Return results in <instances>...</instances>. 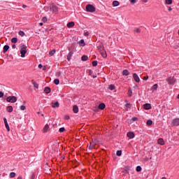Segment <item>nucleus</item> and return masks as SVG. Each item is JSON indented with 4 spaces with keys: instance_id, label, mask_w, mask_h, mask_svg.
I'll return each instance as SVG.
<instances>
[{
    "instance_id": "8",
    "label": "nucleus",
    "mask_w": 179,
    "mask_h": 179,
    "mask_svg": "<svg viewBox=\"0 0 179 179\" xmlns=\"http://www.w3.org/2000/svg\"><path fill=\"white\" fill-rule=\"evenodd\" d=\"M99 52L101 57H103V58H107V52H106L105 49H103V50H101Z\"/></svg>"
},
{
    "instance_id": "59",
    "label": "nucleus",
    "mask_w": 179,
    "mask_h": 179,
    "mask_svg": "<svg viewBox=\"0 0 179 179\" xmlns=\"http://www.w3.org/2000/svg\"><path fill=\"white\" fill-rule=\"evenodd\" d=\"M89 73L90 75H92V73H93V71L92 70H89Z\"/></svg>"
},
{
    "instance_id": "41",
    "label": "nucleus",
    "mask_w": 179,
    "mask_h": 179,
    "mask_svg": "<svg viewBox=\"0 0 179 179\" xmlns=\"http://www.w3.org/2000/svg\"><path fill=\"white\" fill-rule=\"evenodd\" d=\"M55 85H59V79H55L54 80Z\"/></svg>"
},
{
    "instance_id": "57",
    "label": "nucleus",
    "mask_w": 179,
    "mask_h": 179,
    "mask_svg": "<svg viewBox=\"0 0 179 179\" xmlns=\"http://www.w3.org/2000/svg\"><path fill=\"white\" fill-rule=\"evenodd\" d=\"M168 10H169V12H171V10H173V8H171V7H169V8H168Z\"/></svg>"
},
{
    "instance_id": "17",
    "label": "nucleus",
    "mask_w": 179,
    "mask_h": 179,
    "mask_svg": "<svg viewBox=\"0 0 179 179\" xmlns=\"http://www.w3.org/2000/svg\"><path fill=\"white\" fill-rule=\"evenodd\" d=\"M52 108H55L56 107H59V103L58 101L57 102H52Z\"/></svg>"
},
{
    "instance_id": "54",
    "label": "nucleus",
    "mask_w": 179,
    "mask_h": 179,
    "mask_svg": "<svg viewBox=\"0 0 179 179\" xmlns=\"http://www.w3.org/2000/svg\"><path fill=\"white\" fill-rule=\"evenodd\" d=\"M69 118H70V117H69V115H66V116H65V120H69Z\"/></svg>"
},
{
    "instance_id": "48",
    "label": "nucleus",
    "mask_w": 179,
    "mask_h": 179,
    "mask_svg": "<svg viewBox=\"0 0 179 179\" xmlns=\"http://www.w3.org/2000/svg\"><path fill=\"white\" fill-rule=\"evenodd\" d=\"M34 178H36V174L32 173L31 176V179H34Z\"/></svg>"
},
{
    "instance_id": "14",
    "label": "nucleus",
    "mask_w": 179,
    "mask_h": 179,
    "mask_svg": "<svg viewBox=\"0 0 179 179\" xmlns=\"http://www.w3.org/2000/svg\"><path fill=\"white\" fill-rule=\"evenodd\" d=\"M73 55V51H70L69 53L67 55V60L71 61V59L72 58V56Z\"/></svg>"
},
{
    "instance_id": "36",
    "label": "nucleus",
    "mask_w": 179,
    "mask_h": 179,
    "mask_svg": "<svg viewBox=\"0 0 179 179\" xmlns=\"http://www.w3.org/2000/svg\"><path fill=\"white\" fill-rule=\"evenodd\" d=\"M136 171L139 173L140 171H142V167H141V166H138L136 168Z\"/></svg>"
},
{
    "instance_id": "5",
    "label": "nucleus",
    "mask_w": 179,
    "mask_h": 179,
    "mask_svg": "<svg viewBox=\"0 0 179 179\" xmlns=\"http://www.w3.org/2000/svg\"><path fill=\"white\" fill-rule=\"evenodd\" d=\"M171 125L173 127H178L179 126V118H175L172 120Z\"/></svg>"
},
{
    "instance_id": "26",
    "label": "nucleus",
    "mask_w": 179,
    "mask_h": 179,
    "mask_svg": "<svg viewBox=\"0 0 179 179\" xmlns=\"http://www.w3.org/2000/svg\"><path fill=\"white\" fill-rule=\"evenodd\" d=\"M7 111L8 113H12V111H13V107H12V106H8L7 107Z\"/></svg>"
},
{
    "instance_id": "56",
    "label": "nucleus",
    "mask_w": 179,
    "mask_h": 179,
    "mask_svg": "<svg viewBox=\"0 0 179 179\" xmlns=\"http://www.w3.org/2000/svg\"><path fill=\"white\" fill-rule=\"evenodd\" d=\"M3 96V92H0V97H2Z\"/></svg>"
},
{
    "instance_id": "1",
    "label": "nucleus",
    "mask_w": 179,
    "mask_h": 179,
    "mask_svg": "<svg viewBox=\"0 0 179 179\" xmlns=\"http://www.w3.org/2000/svg\"><path fill=\"white\" fill-rule=\"evenodd\" d=\"M85 9L87 12H90L91 13H93V12H96V8L91 4L87 5Z\"/></svg>"
},
{
    "instance_id": "38",
    "label": "nucleus",
    "mask_w": 179,
    "mask_h": 179,
    "mask_svg": "<svg viewBox=\"0 0 179 179\" xmlns=\"http://www.w3.org/2000/svg\"><path fill=\"white\" fill-rule=\"evenodd\" d=\"M108 89L109 90H114V89H115V86H114V85H110Z\"/></svg>"
},
{
    "instance_id": "44",
    "label": "nucleus",
    "mask_w": 179,
    "mask_h": 179,
    "mask_svg": "<svg viewBox=\"0 0 179 179\" xmlns=\"http://www.w3.org/2000/svg\"><path fill=\"white\" fill-rule=\"evenodd\" d=\"M47 20H48L47 17H43L42 18V22H43L44 23L47 22Z\"/></svg>"
},
{
    "instance_id": "20",
    "label": "nucleus",
    "mask_w": 179,
    "mask_h": 179,
    "mask_svg": "<svg viewBox=\"0 0 179 179\" xmlns=\"http://www.w3.org/2000/svg\"><path fill=\"white\" fill-rule=\"evenodd\" d=\"M73 26H75V22H70L67 24V27L69 29H71V27H73Z\"/></svg>"
},
{
    "instance_id": "18",
    "label": "nucleus",
    "mask_w": 179,
    "mask_h": 179,
    "mask_svg": "<svg viewBox=\"0 0 179 179\" xmlns=\"http://www.w3.org/2000/svg\"><path fill=\"white\" fill-rule=\"evenodd\" d=\"M95 147H96V144H94V143H90L88 149L90 150H92L94 149Z\"/></svg>"
},
{
    "instance_id": "60",
    "label": "nucleus",
    "mask_w": 179,
    "mask_h": 179,
    "mask_svg": "<svg viewBox=\"0 0 179 179\" xmlns=\"http://www.w3.org/2000/svg\"><path fill=\"white\" fill-rule=\"evenodd\" d=\"M84 36H89V32H85V33L84 34Z\"/></svg>"
},
{
    "instance_id": "61",
    "label": "nucleus",
    "mask_w": 179,
    "mask_h": 179,
    "mask_svg": "<svg viewBox=\"0 0 179 179\" xmlns=\"http://www.w3.org/2000/svg\"><path fill=\"white\" fill-rule=\"evenodd\" d=\"M22 8H23L24 9H26V8H27V6L23 5V6H22Z\"/></svg>"
},
{
    "instance_id": "40",
    "label": "nucleus",
    "mask_w": 179,
    "mask_h": 179,
    "mask_svg": "<svg viewBox=\"0 0 179 179\" xmlns=\"http://www.w3.org/2000/svg\"><path fill=\"white\" fill-rule=\"evenodd\" d=\"M79 43L83 47H85V40L81 39Z\"/></svg>"
},
{
    "instance_id": "11",
    "label": "nucleus",
    "mask_w": 179,
    "mask_h": 179,
    "mask_svg": "<svg viewBox=\"0 0 179 179\" xmlns=\"http://www.w3.org/2000/svg\"><path fill=\"white\" fill-rule=\"evenodd\" d=\"M127 136L129 139H134V138H135V134L133 132H128Z\"/></svg>"
},
{
    "instance_id": "27",
    "label": "nucleus",
    "mask_w": 179,
    "mask_h": 179,
    "mask_svg": "<svg viewBox=\"0 0 179 179\" xmlns=\"http://www.w3.org/2000/svg\"><path fill=\"white\" fill-rule=\"evenodd\" d=\"M127 94H128L129 97H131L132 96V89L131 87L129 88Z\"/></svg>"
},
{
    "instance_id": "51",
    "label": "nucleus",
    "mask_w": 179,
    "mask_h": 179,
    "mask_svg": "<svg viewBox=\"0 0 179 179\" xmlns=\"http://www.w3.org/2000/svg\"><path fill=\"white\" fill-rule=\"evenodd\" d=\"M131 3H136V0H130Z\"/></svg>"
},
{
    "instance_id": "33",
    "label": "nucleus",
    "mask_w": 179,
    "mask_h": 179,
    "mask_svg": "<svg viewBox=\"0 0 179 179\" xmlns=\"http://www.w3.org/2000/svg\"><path fill=\"white\" fill-rule=\"evenodd\" d=\"M147 125H148V127H150V125H152V124H153V121H152L151 120H148L146 122Z\"/></svg>"
},
{
    "instance_id": "45",
    "label": "nucleus",
    "mask_w": 179,
    "mask_h": 179,
    "mask_svg": "<svg viewBox=\"0 0 179 179\" xmlns=\"http://www.w3.org/2000/svg\"><path fill=\"white\" fill-rule=\"evenodd\" d=\"M92 66H97V61L92 62Z\"/></svg>"
},
{
    "instance_id": "13",
    "label": "nucleus",
    "mask_w": 179,
    "mask_h": 179,
    "mask_svg": "<svg viewBox=\"0 0 179 179\" xmlns=\"http://www.w3.org/2000/svg\"><path fill=\"white\" fill-rule=\"evenodd\" d=\"M44 92L46 94H49V93H51V88H50V87H45L44 88Z\"/></svg>"
},
{
    "instance_id": "25",
    "label": "nucleus",
    "mask_w": 179,
    "mask_h": 179,
    "mask_svg": "<svg viewBox=\"0 0 179 179\" xmlns=\"http://www.w3.org/2000/svg\"><path fill=\"white\" fill-rule=\"evenodd\" d=\"M124 170V171H126L127 174H129V171L131 170V167L125 166Z\"/></svg>"
},
{
    "instance_id": "10",
    "label": "nucleus",
    "mask_w": 179,
    "mask_h": 179,
    "mask_svg": "<svg viewBox=\"0 0 179 179\" xmlns=\"http://www.w3.org/2000/svg\"><path fill=\"white\" fill-rule=\"evenodd\" d=\"M143 108L144 110H150V108H152V105H150V103H145L143 105Z\"/></svg>"
},
{
    "instance_id": "49",
    "label": "nucleus",
    "mask_w": 179,
    "mask_h": 179,
    "mask_svg": "<svg viewBox=\"0 0 179 179\" xmlns=\"http://www.w3.org/2000/svg\"><path fill=\"white\" fill-rule=\"evenodd\" d=\"M148 79H149V77L148 76H144L143 78V80H148Z\"/></svg>"
},
{
    "instance_id": "50",
    "label": "nucleus",
    "mask_w": 179,
    "mask_h": 179,
    "mask_svg": "<svg viewBox=\"0 0 179 179\" xmlns=\"http://www.w3.org/2000/svg\"><path fill=\"white\" fill-rule=\"evenodd\" d=\"M135 31H136V33H141V29H140L139 28H137V29L135 30Z\"/></svg>"
},
{
    "instance_id": "35",
    "label": "nucleus",
    "mask_w": 179,
    "mask_h": 179,
    "mask_svg": "<svg viewBox=\"0 0 179 179\" xmlns=\"http://www.w3.org/2000/svg\"><path fill=\"white\" fill-rule=\"evenodd\" d=\"M15 176H16V173H15V172H11L10 173V178H15Z\"/></svg>"
},
{
    "instance_id": "62",
    "label": "nucleus",
    "mask_w": 179,
    "mask_h": 179,
    "mask_svg": "<svg viewBox=\"0 0 179 179\" xmlns=\"http://www.w3.org/2000/svg\"><path fill=\"white\" fill-rule=\"evenodd\" d=\"M143 2H144L145 3H146V2H148V0H141Z\"/></svg>"
},
{
    "instance_id": "3",
    "label": "nucleus",
    "mask_w": 179,
    "mask_h": 179,
    "mask_svg": "<svg viewBox=\"0 0 179 179\" xmlns=\"http://www.w3.org/2000/svg\"><path fill=\"white\" fill-rule=\"evenodd\" d=\"M50 10H52L53 13H57L58 12V7L54 3L50 5Z\"/></svg>"
},
{
    "instance_id": "16",
    "label": "nucleus",
    "mask_w": 179,
    "mask_h": 179,
    "mask_svg": "<svg viewBox=\"0 0 179 179\" xmlns=\"http://www.w3.org/2000/svg\"><path fill=\"white\" fill-rule=\"evenodd\" d=\"M97 48H98V51H103L104 50V46L103 45V44H99L97 46Z\"/></svg>"
},
{
    "instance_id": "9",
    "label": "nucleus",
    "mask_w": 179,
    "mask_h": 179,
    "mask_svg": "<svg viewBox=\"0 0 179 179\" xmlns=\"http://www.w3.org/2000/svg\"><path fill=\"white\" fill-rule=\"evenodd\" d=\"M157 143L158 145H161V146H163L165 145L166 143L164 142V140L163 138H158Z\"/></svg>"
},
{
    "instance_id": "28",
    "label": "nucleus",
    "mask_w": 179,
    "mask_h": 179,
    "mask_svg": "<svg viewBox=\"0 0 179 179\" xmlns=\"http://www.w3.org/2000/svg\"><path fill=\"white\" fill-rule=\"evenodd\" d=\"M27 46H26L25 45H22L21 46V50H20V51H27Z\"/></svg>"
},
{
    "instance_id": "6",
    "label": "nucleus",
    "mask_w": 179,
    "mask_h": 179,
    "mask_svg": "<svg viewBox=\"0 0 179 179\" xmlns=\"http://www.w3.org/2000/svg\"><path fill=\"white\" fill-rule=\"evenodd\" d=\"M133 78L135 82H136V83H139L141 82V79L139 78V76L136 73H133Z\"/></svg>"
},
{
    "instance_id": "22",
    "label": "nucleus",
    "mask_w": 179,
    "mask_h": 179,
    "mask_svg": "<svg viewBox=\"0 0 179 179\" xmlns=\"http://www.w3.org/2000/svg\"><path fill=\"white\" fill-rule=\"evenodd\" d=\"M8 50H9V45H5L3 49V54H5L8 51Z\"/></svg>"
},
{
    "instance_id": "7",
    "label": "nucleus",
    "mask_w": 179,
    "mask_h": 179,
    "mask_svg": "<svg viewBox=\"0 0 179 179\" xmlns=\"http://www.w3.org/2000/svg\"><path fill=\"white\" fill-rule=\"evenodd\" d=\"M48 131H50V126L48 125V124H46L45 125V127H43L42 132L43 134H45V133L48 132Z\"/></svg>"
},
{
    "instance_id": "55",
    "label": "nucleus",
    "mask_w": 179,
    "mask_h": 179,
    "mask_svg": "<svg viewBox=\"0 0 179 179\" xmlns=\"http://www.w3.org/2000/svg\"><path fill=\"white\" fill-rule=\"evenodd\" d=\"M4 124L8 122V120L6 119V117L3 118Z\"/></svg>"
},
{
    "instance_id": "47",
    "label": "nucleus",
    "mask_w": 179,
    "mask_h": 179,
    "mask_svg": "<svg viewBox=\"0 0 179 179\" xmlns=\"http://www.w3.org/2000/svg\"><path fill=\"white\" fill-rule=\"evenodd\" d=\"M65 131V128L64 127H62L59 129V132H64Z\"/></svg>"
},
{
    "instance_id": "12",
    "label": "nucleus",
    "mask_w": 179,
    "mask_h": 179,
    "mask_svg": "<svg viewBox=\"0 0 179 179\" xmlns=\"http://www.w3.org/2000/svg\"><path fill=\"white\" fill-rule=\"evenodd\" d=\"M73 111L75 114H78V113H79V108L78 107V106L74 105L73 107Z\"/></svg>"
},
{
    "instance_id": "39",
    "label": "nucleus",
    "mask_w": 179,
    "mask_h": 179,
    "mask_svg": "<svg viewBox=\"0 0 179 179\" xmlns=\"http://www.w3.org/2000/svg\"><path fill=\"white\" fill-rule=\"evenodd\" d=\"M117 156H121L122 155V150H117L116 152Z\"/></svg>"
},
{
    "instance_id": "42",
    "label": "nucleus",
    "mask_w": 179,
    "mask_h": 179,
    "mask_svg": "<svg viewBox=\"0 0 179 179\" xmlns=\"http://www.w3.org/2000/svg\"><path fill=\"white\" fill-rule=\"evenodd\" d=\"M18 34L21 36V37H23V36H24V32L23 31H20Z\"/></svg>"
},
{
    "instance_id": "4",
    "label": "nucleus",
    "mask_w": 179,
    "mask_h": 179,
    "mask_svg": "<svg viewBox=\"0 0 179 179\" xmlns=\"http://www.w3.org/2000/svg\"><path fill=\"white\" fill-rule=\"evenodd\" d=\"M166 81L169 85H174V83H176V78H174V77H169Z\"/></svg>"
},
{
    "instance_id": "2",
    "label": "nucleus",
    "mask_w": 179,
    "mask_h": 179,
    "mask_svg": "<svg viewBox=\"0 0 179 179\" xmlns=\"http://www.w3.org/2000/svg\"><path fill=\"white\" fill-rule=\"evenodd\" d=\"M6 101L8 103H16L17 101V98L16 96H8L6 98Z\"/></svg>"
},
{
    "instance_id": "24",
    "label": "nucleus",
    "mask_w": 179,
    "mask_h": 179,
    "mask_svg": "<svg viewBox=\"0 0 179 179\" xmlns=\"http://www.w3.org/2000/svg\"><path fill=\"white\" fill-rule=\"evenodd\" d=\"M122 75L124 76H128V75H129V71H128L127 69L123 70Z\"/></svg>"
},
{
    "instance_id": "30",
    "label": "nucleus",
    "mask_w": 179,
    "mask_h": 179,
    "mask_svg": "<svg viewBox=\"0 0 179 179\" xmlns=\"http://www.w3.org/2000/svg\"><path fill=\"white\" fill-rule=\"evenodd\" d=\"M119 5H120V2L118 1H113V6H118Z\"/></svg>"
},
{
    "instance_id": "53",
    "label": "nucleus",
    "mask_w": 179,
    "mask_h": 179,
    "mask_svg": "<svg viewBox=\"0 0 179 179\" xmlns=\"http://www.w3.org/2000/svg\"><path fill=\"white\" fill-rule=\"evenodd\" d=\"M132 120L133 121H138V117H133Z\"/></svg>"
},
{
    "instance_id": "52",
    "label": "nucleus",
    "mask_w": 179,
    "mask_h": 179,
    "mask_svg": "<svg viewBox=\"0 0 179 179\" xmlns=\"http://www.w3.org/2000/svg\"><path fill=\"white\" fill-rule=\"evenodd\" d=\"M38 68H39V69H41V68H43V65L42 64H38Z\"/></svg>"
},
{
    "instance_id": "58",
    "label": "nucleus",
    "mask_w": 179,
    "mask_h": 179,
    "mask_svg": "<svg viewBox=\"0 0 179 179\" xmlns=\"http://www.w3.org/2000/svg\"><path fill=\"white\" fill-rule=\"evenodd\" d=\"M12 48H13V50H15V48H16V45H15V44L13 45H12Z\"/></svg>"
},
{
    "instance_id": "63",
    "label": "nucleus",
    "mask_w": 179,
    "mask_h": 179,
    "mask_svg": "<svg viewBox=\"0 0 179 179\" xmlns=\"http://www.w3.org/2000/svg\"><path fill=\"white\" fill-rule=\"evenodd\" d=\"M17 179H23V178H22V176H19V177L17 178Z\"/></svg>"
},
{
    "instance_id": "37",
    "label": "nucleus",
    "mask_w": 179,
    "mask_h": 179,
    "mask_svg": "<svg viewBox=\"0 0 179 179\" xmlns=\"http://www.w3.org/2000/svg\"><path fill=\"white\" fill-rule=\"evenodd\" d=\"M4 124L8 132H9V131H10V127H9V124H8V122Z\"/></svg>"
},
{
    "instance_id": "46",
    "label": "nucleus",
    "mask_w": 179,
    "mask_h": 179,
    "mask_svg": "<svg viewBox=\"0 0 179 179\" xmlns=\"http://www.w3.org/2000/svg\"><path fill=\"white\" fill-rule=\"evenodd\" d=\"M126 107H127V108H131V107H132V105H131V103H127L126 104Z\"/></svg>"
},
{
    "instance_id": "32",
    "label": "nucleus",
    "mask_w": 179,
    "mask_h": 179,
    "mask_svg": "<svg viewBox=\"0 0 179 179\" xmlns=\"http://www.w3.org/2000/svg\"><path fill=\"white\" fill-rule=\"evenodd\" d=\"M81 59L82 61H87V59H89V57H87V56L86 55H83L82 56Z\"/></svg>"
},
{
    "instance_id": "34",
    "label": "nucleus",
    "mask_w": 179,
    "mask_h": 179,
    "mask_svg": "<svg viewBox=\"0 0 179 179\" xmlns=\"http://www.w3.org/2000/svg\"><path fill=\"white\" fill-rule=\"evenodd\" d=\"M55 52H57V50H52L49 52V55H50L51 57H52V55H54V54H55Z\"/></svg>"
},
{
    "instance_id": "19",
    "label": "nucleus",
    "mask_w": 179,
    "mask_h": 179,
    "mask_svg": "<svg viewBox=\"0 0 179 179\" xmlns=\"http://www.w3.org/2000/svg\"><path fill=\"white\" fill-rule=\"evenodd\" d=\"M27 50H20L21 58H24Z\"/></svg>"
},
{
    "instance_id": "64",
    "label": "nucleus",
    "mask_w": 179,
    "mask_h": 179,
    "mask_svg": "<svg viewBox=\"0 0 179 179\" xmlns=\"http://www.w3.org/2000/svg\"><path fill=\"white\" fill-rule=\"evenodd\" d=\"M43 22H41L40 24H39V26H43Z\"/></svg>"
},
{
    "instance_id": "43",
    "label": "nucleus",
    "mask_w": 179,
    "mask_h": 179,
    "mask_svg": "<svg viewBox=\"0 0 179 179\" xmlns=\"http://www.w3.org/2000/svg\"><path fill=\"white\" fill-rule=\"evenodd\" d=\"M20 108L22 111H24V110H26V106L22 105L20 106Z\"/></svg>"
},
{
    "instance_id": "15",
    "label": "nucleus",
    "mask_w": 179,
    "mask_h": 179,
    "mask_svg": "<svg viewBox=\"0 0 179 179\" xmlns=\"http://www.w3.org/2000/svg\"><path fill=\"white\" fill-rule=\"evenodd\" d=\"M98 108L99 110H104V108H106V104L104 103H101L99 105Z\"/></svg>"
},
{
    "instance_id": "21",
    "label": "nucleus",
    "mask_w": 179,
    "mask_h": 179,
    "mask_svg": "<svg viewBox=\"0 0 179 179\" xmlns=\"http://www.w3.org/2000/svg\"><path fill=\"white\" fill-rule=\"evenodd\" d=\"M31 83L34 85V87H35V89H38V84H37L34 80H31Z\"/></svg>"
},
{
    "instance_id": "23",
    "label": "nucleus",
    "mask_w": 179,
    "mask_h": 179,
    "mask_svg": "<svg viewBox=\"0 0 179 179\" xmlns=\"http://www.w3.org/2000/svg\"><path fill=\"white\" fill-rule=\"evenodd\" d=\"M157 87H159V85H157V84H155L151 89L152 92H156V90H157Z\"/></svg>"
},
{
    "instance_id": "31",
    "label": "nucleus",
    "mask_w": 179,
    "mask_h": 179,
    "mask_svg": "<svg viewBox=\"0 0 179 179\" xmlns=\"http://www.w3.org/2000/svg\"><path fill=\"white\" fill-rule=\"evenodd\" d=\"M166 5H171L173 3V0H165Z\"/></svg>"
},
{
    "instance_id": "29",
    "label": "nucleus",
    "mask_w": 179,
    "mask_h": 179,
    "mask_svg": "<svg viewBox=\"0 0 179 179\" xmlns=\"http://www.w3.org/2000/svg\"><path fill=\"white\" fill-rule=\"evenodd\" d=\"M11 43H13V44H16V43H17V38L14 37L11 39Z\"/></svg>"
}]
</instances>
